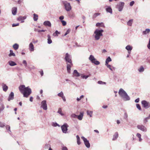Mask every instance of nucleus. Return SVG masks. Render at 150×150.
I'll use <instances>...</instances> for the list:
<instances>
[{
    "instance_id": "obj_1",
    "label": "nucleus",
    "mask_w": 150,
    "mask_h": 150,
    "mask_svg": "<svg viewBox=\"0 0 150 150\" xmlns=\"http://www.w3.org/2000/svg\"><path fill=\"white\" fill-rule=\"evenodd\" d=\"M21 92L23 94L24 97L27 98L31 93V90L29 87H25L24 85L20 86L19 87Z\"/></svg>"
},
{
    "instance_id": "obj_2",
    "label": "nucleus",
    "mask_w": 150,
    "mask_h": 150,
    "mask_svg": "<svg viewBox=\"0 0 150 150\" xmlns=\"http://www.w3.org/2000/svg\"><path fill=\"white\" fill-rule=\"evenodd\" d=\"M118 93L124 100L127 101L130 100V98L127 93L122 88L120 89Z\"/></svg>"
},
{
    "instance_id": "obj_3",
    "label": "nucleus",
    "mask_w": 150,
    "mask_h": 150,
    "mask_svg": "<svg viewBox=\"0 0 150 150\" xmlns=\"http://www.w3.org/2000/svg\"><path fill=\"white\" fill-rule=\"evenodd\" d=\"M103 30L96 29L94 32V33L95 34L94 36L95 40H98L100 38V37L103 36L102 33Z\"/></svg>"
},
{
    "instance_id": "obj_4",
    "label": "nucleus",
    "mask_w": 150,
    "mask_h": 150,
    "mask_svg": "<svg viewBox=\"0 0 150 150\" xmlns=\"http://www.w3.org/2000/svg\"><path fill=\"white\" fill-rule=\"evenodd\" d=\"M62 2L64 5L65 9L67 11H69L71 10L72 7L69 3L64 1H62Z\"/></svg>"
},
{
    "instance_id": "obj_5",
    "label": "nucleus",
    "mask_w": 150,
    "mask_h": 150,
    "mask_svg": "<svg viewBox=\"0 0 150 150\" xmlns=\"http://www.w3.org/2000/svg\"><path fill=\"white\" fill-rule=\"evenodd\" d=\"M89 59L92 63H93L96 65H98L100 64V62L97 60L94 56L92 55L90 56L89 57Z\"/></svg>"
},
{
    "instance_id": "obj_6",
    "label": "nucleus",
    "mask_w": 150,
    "mask_h": 150,
    "mask_svg": "<svg viewBox=\"0 0 150 150\" xmlns=\"http://www.w3.org/2000/svg\"><path fill=\"white\" fill-rule=\"evenodd\" d=\"M71 58V57L69 54L68 53H66V54L64 59L67 63H69L71 64V65H73Z\"/></svg>"
},
{
    "instance_id": "obj_7",
    "label": "nucleus",
    "mask_w": 150,
    "mask_h": 150,
    "mask_svg": "<svg viewBox=\"0 0 150 150\" xmlns=\"http://www.w3.org/2000/svg\"><path fill=\"white\" fill-rule=\"evenodd\" d=\"M124 4V3L120 2L119 4H117L116 6V7L118 9L119 11H121L122 10Z\"/></svg>"
},
{
    "instance_id": "obj_8",
    "label": "nucleus",
    "mask_w": 150,
    "mask_h": 150,
    "mask_svg": "<svg viewBox=\"0 0 150 150\" xmlns=\"http://www.w3.org/2000/svg\"><path fill=\"white\" fill-rule=\"evenodd\" d=\"M68 125L67 123L64 124L61 126V128L62 132L64 133H66L68 130Z\"/></svg>"
},
{
    "instance_id": "obj_9",
    "label": "nucleus",
    "mask_w": 150,
    "mask_h": 150,
    "mask_svg": "<svg viewBox=\"0 0 150 150\" xmlns=\"http://www.w3.org/2000/svg\"><path fill=\"white\" fill-rule=\"evenodd\" d=\"M46 100H43L41 102V108L43 110H47V105Z\"/></svg>"
},
{
    "instance_id": "obj_10",
    "label": "nucleus",
    "mask_w": 150,
    "mask_h": 150,
    "mask_svg": "<svg viewBox=\"0 0 150 150\" xmlns=\"http://www.w3.org/2000/svg\"><path fill=\"white\" fill-rule=\"evenodd\" d=\"M141 103L143 107L146 108H148L150 107V103L146 101L142 100Z\"/></svg>"
},
{
    "instance_id": "obj_11",
    "label": "nucleus",
    "mask_w": 150,
    "mask_h": 150,
    "mask_svg": "<svg viewBox=\"0 0 150 150\" xmlns=\"http://www.w3.org/2000/svg\"><path fill=\"white\" fill-rule=\"evenodd\" d=\"M81 138L82 139L84 143L86 146L88 148H89L90 147V144L89 142L88 141V140L86 138L83 136Z\"/></svg>"
},
{
    "instance_id": "obj_12",
    "label": "nucleus",
    "mask_w": 150,
    "mask_h": 150,
    "mask_svg": "<svg viewBox=\"0 0 150 150\" xmlns=\"http://www.w3.org/2000/svg\"><path fill=\"white\" fill-rule=\"evenodd\" d=\"M138 129L141 130L143 132H146L147 131V129L144 126L142 125H138L137 126Z\"/></svg>"
},
{
    "instance_id": "obj_13",
    "label": "nucleus",
    "mask_w": 150,
    "mask_h": 150,
    "mask_svg": "<svg viewBox=\"0 0 150 150\" xmlns=\"http://www.w3.org/2000/svg\"><path fill=\"white\" fill-rule=\"evenodd\" d=\"M84 112H80V114L79 115H77V118L80 120H82Z\"/></svg>"
},
{
    "instance_id": "obj_14",
    "label": "nucleus",
    "mask_w": 150,
    "mask_h": 150,
    "mask_svg": "<svg viewBox=\"0 0 150 150\" xmlns=\"http://www.w3.org/2000/svg\"><path fill=\"white\" fill-rule=\"evenodd\" d=\"M67 71L68 73L70 74L71 73V68L72 65H71L70 64L67 63Z\"/></svg>"
},
{
    "instance_id": "obj_15",
    "label": "nucleus",
    "mask_w": 150,
    "mask_h": 150,
    "mask_svg": "<svg viewBox=\"0 0 150 150\" xmlns=\"http://www.w3.org/2000/svg\"><path fill=\"white\" fill-rule=\"evenodd\" d=\"M14 98V93L13 92H11L9 95L8 100L10 101L11 100H13Z\"/></svg>"
},
{
    "instance_id": "obj_16",
    "label": "nucleus",
    "mask_w": 150,
    "mask_h": 150,
    "mask_svg": "<svg viewBox=\"0 0 150 150\" xmlns=\"http://www.w3.org/2000/svg\"><path fill=\"white\" fill-rule=\"evenodd\" d=\"M43 25L45 26H48L49 27L51 26V24L49 21H45L43 23Z\"/></svg>"
},
{
    "instance_id": "obj_17",
    "label": "nucleus",
    "mask_w": 150,
    "mask_h": 150,
    "mask_svg": "<svg viewBox=\"0 0 150 150\" xmlns=\"http://www.w3.org/2000/svg\"><path fill=\"white\" fill-rule=\"evenodd\" d=\"M29 49L31 51H34V45L32 42H30L29 46Z\"/></svg>"
},
{
    "instance_id": "obj_18",
    "label": "nucleus",
    "mask_w": 150,
    "mask_h": 150,
    "mask_svg": "<svg viewBox=\"0 0 150 150\" xmlns=\"http://www.w3.org/2000/svg\"><path fill=\"white\" fill-rule=\"evenodd\" d=\"M106 10L107 12L109 13L110 14L112 13V10L110 6H107L106 8Z\"/></svg>"
},
{
    "instance_id": "obj_19",
    "label": "nucleus",
    "mask_w": 150,
    "mask_h": 150,
    "mask_svg": "<svg viewBox=\"0 0 150 150\" xmlns=\"http://www.w3.org/2000/svg\"><path fill=\"white\" fill-rule=\"evenodd\" d=\"M17 8L16 7H13L12 8V14L15 15L16 14Z\"/></svg>"
},
{
    "instance_id": "obj_20",
    "label": "nucleus",
    "mask_w": 150,
    "mask_h": 150,
    "mask_svg": "<svg viewBox=\"0 0 150 150\" xmlns=\"http://www.w3.org/2000/svg\"><path fill=\"white\" fill-rule=\"evenodd\" d=\"M107 66V67L108 68L110 69L111 71H113L115 69V68L114 67L111 66V65L109 64H107L105 65Z\"/></svg>"
},
{
    "instance_id": "obj_21",
    "label": "nucleus",
    "mask_w": 150,
    "mask_h": 150,
    "mask_svg": "<svg viewBox=\"0 0 150 150\" xmlns=\"http://www.w3.org/2000/svg\"><path fill=\"white\" fill-rule=\"evenodd\" d=\"M73 74L74 76L76 77L80 76L79 73L76 70H74Z\"/></svg>"
},
{
    "instance_id": "obj_22",
    "label": "nucleus",
    "mask_w": 150,
    "mask_h": 150,
    "mask_svg": "<svg viewBox=\"0 0 150 150\" xmlns=\"http://www.w3.org/2000/svg\"><path fill=\"white\" fill-rule=\"evenodd\" d=\"M2 88L3 90L5 92L8 89V86L5 84L4 83L2 84Z\"/></svg>"
},
{
    "instance_id": "obj_23",
    "label": "nucleus",
    "mask_w": 150,
    "mask_h": 150,
    "mask_svg": "<svg viewBox=\"0 0 150 150\" xmlns=\"http://www.w3.org/2000/svg\"><path fill=\"white\" fill-rule=\"evenodd\" d=\"M47 43L48 44H51L52 42V41L51 39V36L49 35H47Z\"/></svg>"
},
{
    "instance_id": "obj_24",
    "label": "nucleus",
    "mask_w": 150,
    "mask_h": 150,
    "mask_svg": "<svg viewBox=\"0 0 150 150\" xmlns=\"http://www.w3.org/2000/svg\"><path fill=\"white\" fill-rule=\"evenodd\" d=\"M150 32V29H146L145 31L143 32V35H146L148 34Z\"/></svg>"
},
{
    "instance_id": "obj_25",
    "label": "nucleus",
    "mask_w": 150,
    "mask_h": 150,
    "mask_svg": "<svg viewBox=\"0 0 150 150\" xmlns=\"http://www.w3.org/2000/svg\"><path fill=\"white\" fill-rule=\"evenodd\" d=\"M96 26L97 27H104V25L103 23H98L96 24Z\"/></svg>"
},
{
    "instance_id": "obj_26",
    "label": "nucleus",
    "mask_w": 150,
    "mask_h": 150,
    "mask_svg": "<svg viewBox=\"0 0 150 150\" xmlns=\"http://www.w3.org/2000/svg\"><path fill=\"white\" fill-rule=\"evenodd\" d=\"M9 65L11 66L16 65V64L15 62L12 61H10L8 62Z\"/></svg>"
},
{
    "instance_id": "obj_27",
    "label": "nucleus",
    "mask_w": 150,
    "mask_h": 150,
    "mask_svg": "<svg viewBox=\"0 0 150 150\" xmlns=\"http://www.w3.org/2000/svg\"><path fill=\"white\" fill-rule=\"evenodd\" d=\"M133 21V19H131L129 20V21L127 22V24L129 26H131Z\"/></svg>"
},
{
    "instance_id": "obj_28",
    "label": "nucleus",
    "mask_w": 150,
    "mask_h": 150,
    "mask_svg": "<svg viewBox=\"0 0 150 150\" xmlns=\"http://www.w3.org/2000/svg\"><path fill=\"white\" fill-rule=\"evenodd\" d=\"M111 61V58L109 57L106 60L105 65L108 64V63Z\"/></svg>"
},
{
    "instance_id": "obj_29",
    "label": "nucleus",
    "mask_w": 150,
    "mask_h": 150,
    "mask_svg": "<svg viewBox=\"0 0 150 150\" xmlns=\"http://www.w3.org/2000/svg\"><path fill=\"white\" fill-rule=\"evenodd\" d=\"M118 134L117 132H116L115 133V134L114 135L113 138V140H116L117 138L118 137Z\"/></svg>"
},
{
    "instance_id": "obj_30",
    "label": "nucleus",
    "mask_w": 150,
    "mask_h": 150,
    "mask_svg": "<svg viewBox=\"0 0 150 150\" xmlns=\"http://www.w3.org/2000/svg\"><path fill=\"white\" fill-rule=\"evenodd\" d=\"M13 47L14 49L16 50H17L18 48L19 45L17 44L16 43L14 45H13Z\"/></svg>"
},
{
    "instance_id": "obj_31",
    "label": "nucleus",
    "mask_w": 150,
    "mask_h": 150,
    "mask_svg": "<svg viewBox=\"0 0 150 150\" xmlns=\"http://www.w3.org/2000/svg\"><path fill=\"white\" fill-rule=\"evenodd\" d=\"M126 49L128 51H130L132 49V47L130 45H128L126 46L125 47Z\"/></svg>"
},
{
    "instance_id": "obj_32",
    "label": "nucleus",
    "mask_w": 150,
    "mask_h": 150,
    "mask_svg": "<svg viewBox=\"0 0 150 150\" xmlns=\"http://www.w3.org/2000/svg\"><path fill=\"white\" fill-rule=\"evenodd\" d=\"M38 18V15L34 13L33 14V19L35 21H37Z\"/></svg>"
},
{
    "instance_id": "obj_33",
    "label": "nucleus",
    "mask_w": 150,
    "mask_h": 150,
    "mask_svg": "<svg viewBox=\"0 0 150 150\" xmlns=\"http://www.w3.org/2000/svg\"><path fill=\"white\" fill-rule=\"evenodd\" d=\"M10 53L8 55L9 56L11 57V56H13L14 57L15 56V54L13 52V50H10Z\"/></svg>"
},
{
    "instance_id": "obj_34",
    "label": "nucleus",
    "mask_w": 150,
    "mask_h": 150,
    "mask_svg": "<svg viewBox=\"0 0 150 150\" xmlns=\"http://www.w3.org/2000/svg\"><path fill=\"white\" fill-rule=\"evenodd\" d=\"M138 71L140 72H143L144 71V68L142 66H141L138 69Z\"/></svg>"
},
{
    "instance_id": "obj_35",
    "label": "nucleus",
    "mask_w": 150,
    "mask_h": 150,
    "mask_svg": "<svg viewBox=\"0 0 150 150\" xmlns=\"http://www.w3.org/2000/svg\"><path fill=\"white\" fill-rule=\"evenodd\" d=\"M77 140V143L78 144L80 145L81 144V143L80 142V139L79 136L78 135H77L76 136Z\"/></svg>"
},
{
    "instance_id": "obj_36",
    "label": "nucleus",
    "mask_w": 150,
    "mask_h": 150,
    "mask_svg": "<svg viewBox=\"0 0 150 150\" xmlns=\"http://www.w3.org/2000/svg\"><path fill=\"white\" fill-rule=\"evenodd\" d=\"M100 13H94L93 16V18H96L97 16L100 15Z\"/></svg>"
},
{
    "instance_id": "obj_37",
    "label": "nucleus",
    "mask_w": 150,
    "mask_h": 150,
    "mask_svg": "<svg viewBox=\"0 0 150 150\" xmlns=\"http://www.w3.org/2000/svg\"><path fill=\"white\" fill-rule=\"evenodd\" d=\"M57 112L59 114L61 115H64V114L62 112L61 109L60 108H59L58 109Z\"/></svg>"
},
{
    "instance_id": "obj_38",
    "label": "nucleus",
    "mask_w": 150,
    "mask_h": 150,
    "mask_svg": "<svg viewBox=\"0 0 150 150\" xmlns=\"http://www.w3.org/2000/svg\"><path fill=\"white\" fill-rule=\"evenodd\" d=\"M26 17L25 16H20L18 18V21H20L21 20H24L26 18Z\"/></svg>"
},
{
    "instance_id": "obj_39",
    "label": "nucleus",
    "mask_w": 150,
    "mask_h": 150,
    "mask_svg": "<svg viewBox=\"0 0 150 150\" xmlns=\"http://www.w3.org/2000/svg\"><path fill=\"white\" fill-rule=\"evenodd\" d=\"M1 106L0 108V113L1 112L3 111L5 108L3 104H1Z\"/></svg>"
},
{
    "instance_id": "obj_40",
    "label": "nucleus",
    "mask_w": 150,
    "mask_h": 150,
    "mask_svg": "<svg viewBox=\"0 0 150 150\" xmlns=\"http://www.w3.org/2000/svg\"><path fill=\"white\" fill-rule=\"evenodd\" d=\"M57 96L59 97L62 98L64 96L63 93V92L61 91L60 93L58 94Z\"/></svg>"
},
{
    "instance_id": "obj_41",
    "label": "nucleus",
    "mask_w": 150,
    "mask_h": 150,
    "mask_svg": "<svg viewBox=\"0 0 150 150\" xmlns=\"http://www.w3.org/2000/svg\"><path fill=\"white\" fill-rule=\"evenodd\" d=\"M87 114L88 115H89L90 117H91L92 115L93 112L92 111H87Z\"/></svg>"
},
{
    "instance_id": "obj_42",
    "label": "nucleus",
    "mask_w": 150,
    "mask_h": 150,
    "mask_svg": "<svg viewBox=\"0 0 150 150\" xmlns=\"http://www.w3.org/2000/svg\"><path fill=\"white\" fill-rule=\"evenodd\" d=\"M6 129L7 130H8L9 132V133L11 132V130L10 129V127L8 125H7L6 126Z\"/></svg>"
},
{
    "instance_id": "obj_43",
    "label": "nucleus",
    "mask_w": 150,
    "mask_h": 150,
    "mask_svg": "<svg viewBox=\"0 0 150 150\" xmlns=\"http://www.w3.org/2000/svg\"><path fill=\"white\" fill-rule=\"evenodd\" d=\"M89 76V75L86 76L83 75H82L81 77L83 79H86Z\"/></svg>"
},
{
    "instance_id": "obj_44",
    "label": "nucleus",
    "mask_w": 150,
    "mask_h": 150,
    "mask_svg": "<svg viewBox=\"0 0 150 150\" xmlns=\"http://www.w3.org/2000/svg\"><path fill=\"white\" fill-rule=\"evenodd\" d=\"M60 33L57 30H56L55 32L53 34V36H58V35Z\"/></svg>"
},
{
    "instance_id": "obj_45",
    "label": "nucleus",
    "mask_w": 150,
    "mask_h": 150,
    "mask_svg": "<svg viewBox=\"0 0 150 150\" xmlns=\"http://www.w3.org/2000/svg\"><path fill=\"white\" fill-rule=\"evenodd\" d=\"M98 83L100 84H106V82H103L102 81H98Z\"/></svg>"
},
{
    "instance_id": "obj_46",
    "label": "nucleus",
    "mask_w": 150,
    "mask_h": 150,
    "mask_svg": "<svg viewBox=\"0 0 150 150\" xmlns=\"http://www.w3.org/2000/svg\"><path fill=\"white\" fill-rule=\"evenodd\" d=\"M71 117L74 118H76L77 117V115L75 114H72L71 115Z\"/></svg>"
},
{
    "instance_id": "obj_47",
    "label": "nucleus",
    "mask_w": 150,
    "mask_h": 150,
    "mask_svg": "<svg viewBox=\"0 0 150 150\" xmlns=\"http://www.w3.org/2000/svg\"><path fill=\"white\" fill-rule=\"evenodd\" d=\"M61 22L63 26H65L66 25L67 23L64 20L61 21Z\"/></svg>"
},
{
    "instance_id": "obj_48",
    "label": "nucleus",
    "mask_w": 150,
    "mask_h": 150,
    "mask_svg": "<svg viewBox=\"0 0 150 150\" xmlns=\"http://www.w3.org/2000/svg\"><path fill=\"white\" fill-rule=\"evenodd\" d=\"M5 126L4 123L0 121V127H3Z\"/></svg>"
},
{
    "instance_id": "obj_49",
    "label": "nucleus",
    "mask_w": 150,
    "mask_h": 150,
    "mask_svg": "<svg viewBox=\"0 0 150 150\" xmlns=\"http://www.w3.org/2000/svg\"><path fill=\"white\" fill-rule=\"evenodd\" d=\"M137 108L140 110H141V108L140 105L138 104H136Z\"/></svg>"
},
{
    "instance_id": "obj_50",
    "label": "nucleus",
    "mask_w": 150,
    "mask_h": 150,
    "mask_svg": "<svg viewBox=\"0 0 150 150\" xmlns=\"http://www.w3.org/2000/svg\"><path fill=\"white\" fill-rule=\"evenodd\" d=\"M52 125L54 127H57V126H58L59 127L60 126L59 124H58L56 122L53 123Z\"/></svg>"
},
{
    "instance_id": "obj_51",
    "label": "nucleus",
    "mask_w": 150,
    "mask_h": 150,
    "mask_svg": "<svg viewBox=\"0 0 150 150\" xmlns=\"http://www.w3.org/2000/svg\"><path fill=\"white\" fill-rule=\"evenodd\" d=\"M70 32V30L69 29H68L66 31L65 34L64 35V36H66L68 34H69Z\"/></svg>"
},
{
    "instance_id": "obj_52",
    "label": "nucleus",
    "mask_w": 150,
    "mask_h": 150,
    "mask_svg": "<svg viewBox=\"0 0 150 150\" xmlns=\"http://www.w3.org/2000/svg\"><path fill=\"white\" fill-rule=\"evenodd\" d=\"M23 63L24 64V66L25 67L27 66V63L25 60H23Z\"/></svg>"
},
{
    "instance_id": "obj_53",
    "label": "nucleus",
    "mask_w": 150,
    "mask_h": 150,
    "mask_svg": "<svg viewBox=\"0 0 150 150\" xmlns=\"http://www.w3.org/2000/svg\"><path fill=\"white\" fill-rule=\"evenodd\" d=\"M19 25V23H17L16 24L13 23L12 25V26L13 27H14L16 26H18Z\"/></svg>"
},
{
    "instance_id": "obj_54",
    "label": "nucleus",
    "mask_w": 150,
    "mask_h": 150,
    "mask_svg": "<svg viewBox=\"0 0 150 150\" xmlns=\"http://www.w3.org/2000/svg\"><path fill=\"white\" fill-rule=\"evenodd\" d=\"M59 18L61 21H63V20L64 19V16H62L59 17Z\"/></svg>"
},
{
    "instance_id": "obj_55",
    "label": "nucleus",
    "mask_w": 150,
    "mask_h": 150,
    "mask_svg": "<svg viewBox=\"0 0 150 150\" xmlns=\"http://www.w3.org/2000/svg\"><path fill=\"white\" fill-rule=\"evenodd\" d=\"M136 136L139 139L141 137V134L139 133H137L136 134Z\"/></svg>"
},
{
    "instance_id": "obj_56",
    "label": "nucleus",
    "mask_w": 150,
    "mask_h": 150,
    "mask_svg": "<svg viewBox=\"0 0 150 150\" xmlns=\"http://www.w3.org/2000/svg\"><path fill=\"white\" fill-rule=\"evenodd\" d=\"M128 117V115L127 113L125 112L124 114V118L126 119Z\"/></svg>"
},
{
    "instance_id": "obj_57",
    "label": "nucleus",
    "mask_w": 150,
    "mask_h": 150,
    "mask_svg": "<svg viewBox=\"0 0 150 150\" xmlns=\"http://www.w3.org/2000/svg\"><path fill=\"white\" fill-rule=\"evenodd\" d=\"M134 3V1H131L130 3V6H132Z\"/></svg>"
},
{
    "instance_id": "obj_58",
    "label": "nucleus",
    "mask_w": 150,
    "mask_h": 150,
    "mask_svg": "<svg viewBox=\"0 0 150 150\" xmlns=\"http://www.w3.org/2000/svg\"><path fill=\"white\" fill-rule=\"evenodd\" d=\"M62 150H68L67 147L63 146L62 148Z\"/></svg>"
},
{
    "instance_id": "obj_59",
    "label": "nucleus",
    "mask_w": 150,
    "mask_h": 150,
    "mask_svg": "<svg viewBox=\"0 0 150 150\" xmlns=\"http://www.w3.org/2000/svg\"><path fill=\"white\" fill-rule=\"evenodd\" d=\"M148 48L150 50V42H149L147 45Z\"/></svg>"
},
{
    "instance_id": "obj_60",
    "label": "nucleus",
    "mask_w": 150,
    "mask_h": 150,
    "mask_svg": "<svg viewBox=\"0 0 150 150\" xmlns=\"http://www.w3.org/2000/svg\"><path fill=\"white\" fill-rule=\"evenodd\" d=\"M139 101V98H137L135 100V102L136 103H138Z\"/></svg>"
},
{
    "instance_id": "obj_61",
    "label": "nucleus",
    "mask_w": 150,
    "mask_h": 150,
    "mask_svg": "<svg viewBox=\"0 0 150 150\" xmlns=\"http://www.w3.org/2000/svg\"><path fill=\"white\" fill-rule=\"evenodd\" d=\"M148 118L146 117L144 119V122L145 123H146L148 121Z\"/></svg>"
},
{
    "instance_id": "obj_62",
    "label": "nucleus",
    "mask_w": 150,
    "mask_h": 150,
    "mask_svg": "<svg viewBox=\"0 0 150 150\" xmlns=\"http://www.w3.org/2000/svg\"><path fill=\"white\" fill-rule=\"evenodd\" d=\"M62 98L63 100L65 102L66 101V98L64 96L63 97H62Z\"/></svg>"
},
{
    "instance_id": "obj_63",
    "label": "nucleus",
    "mask_w": 150,
    "mask_h": 150,
    "mask_svg": "<svg viewBox=\"0 0 150 150\" xmlns=\"http://www.w3.org/2000/svg\"><path fill=\"white\" fill-rule=\"evenodd\" d=\"M45 31V30H38V32H44Z\"/></svg>"
},
{
    "instance_id": "obj_64",
    "label": "nucleus",
    "mask_w": 150,
    "mask_h": 150,
    "mask_svg": "<svg viewBox=\"0 0 150 150\" xmlns=\"http://www.w3.org/2000/svg\"><path fill=\"white\" fill-rule=\"evenodd\" d=\"M30 101L31 102H32L33 101V98L32 97H30Z\"/></svg>"
}]
</instances>
